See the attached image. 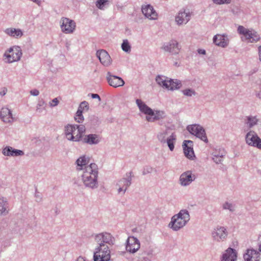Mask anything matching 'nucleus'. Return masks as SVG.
<instances>
[{"mask_svg": "<svg viewBox=\"0 0 261 261\" xmlns=\"http://www.w3.org/2000/svg\"><path fill=\"white\" fill-rule=\"evenodd\" d=\"M98 176L97 165L95 163H90L83 171L81 179L85 187L95 189L98 187Z\"/></svg>", "mask_w": 261, "mask_h": 261, "instance_id": "f257e3e1", "label": "nucleus"}, {"mask_svg": "<svg viewBox=\"0 0 261 261\" xmlns=\"http://www.w3.org/2000/svg\"><path fill=\"white\" fill-rule=\"evenodd\" d=\"M85 132L86 127L83 124H67L64 127L66 138L73 142L81 141Z\"/></svg>", "mask_w": 261, "mask_h": 261, "instance_id": "f03ea898", "label": "nucleus"}, {"mask_svg": "<svg viewBox=\"0 0 261 261\" xmlns=\"http://www.w3.org/2000/svg\"><path fill=\"white\" fill-rule=\"evenodd\" d=\"M190 219L189 211L186 209H182L178 213L172 217L168 227L173 231H178L186 226Z\"/></svg>", "mask_w": 261, "mask_h": 261, "instance_id": "7ed1b4c3", "label": "nucleus"}, {"mask_svg": "<svg viewBox=\"0 0 261 261\" xmlns=\"http://www.w3.org/2000/svg\"><path fill=\"white\" fill-rule=\"evenodd\" d=\"M237 31L240 35H242L241 39L243 41L254 43L260 40L259 34L253 29H248L242 25H239Z\"/></svg>", "mask_w": 261, "mask_h": 261, "instance_id": "20e7f679", "label": "nucleus"}, {"mask_svg": "<svg viewBox=\"0 0 261 261\" xmlns=\"http://www.w3.org/2000/svg\"><path fill=\"white\" fill-rule=\"evenodd\" d=\"M158 140L163 144H166L170 151L174 149L176 141V135L174 132L170 133L168 128L159 132L157 135Z\"/></svg>", "mask_w": 261, "mask_h": 261, "instance_id": "39448f33", "label": "nucleus"}, {"mask_svg": "<svg viewBox=\"0 0 261 261\" xmlns=\"http://www.w3.org/2000/svg\"><path fill=\"white\" fill-rule=\"evenodd\" d=\"M22 56L21 48L18 46H13L5 50L3 55V60L6 63L11 64L20 61Z\"/></svg>", "mask_w": 261, "mask_h": 261, "instance_id": "423d86ee", "label": "nucleus"}, {"mask_svg": "<svg viewBox=\"0 0 261 261\" xmlns=\"http://www.w3.org/2000/svg\"><path fill=\"white\" fill-rule=\"evenodd\" d=\"M155 81L159 86L169 90L173 91L179 89L181 86L180 81L176 79H170L161 75H158L156 76Z\"/></svg>", "mask_w": 261, "mask_h": 261, "instance_id": "0eeeda50", "label": "nucleus"}, {"mask_svg": "<svg viewBox=\"0 0 261 261\" xmlns=\"http://www.w3.org/2000/svg\"><path fill=\"white\" fill-rule=\"evenodd\" d=\"M110 253L108 245H98L94 252V261H109L111 258Z\"/></svg>", "mask_w": 261, "mask_h": 261, "instance_id": "6e6552de", "label": "nucleus"}, {"mask_svg": "<svg viewBox=\"0 0 261 261\" xmlns=\"http://www.w3.org/2000/svg\"><path fill=\"white\" fill-rule=\"evenodd\" d=\"M132 172H127L126 173L124 177L118 181L116 186L117 188L118 194L122 195L125 194L126 190L132 184Z\"/></svg>", "mask_w": 261, "mask_h": 261, "instance_id": "1a4fd4ad", "label": "nucleus"}, {"mask_svg": "<svg viewBox=\"0 0 261 261\" xmlns=\"http://www.w3.org/2000/svg\"><path fill=\"white\" fill-rule=\"evenodd\" d=\"M213 240L218 243L225 241L228 236L226 228L224 226H217L215 227L211 233Z\"/></svg>", "mask_w": 261, "mask_h": 261, "instance_id": "9d476101", "label": "nucleus"}, {"mask_svg": "<svg viewBox=\"0 0 261 261\" xmlns=\"http://www.w3.org/2000/svg\"><path fill=\"white\" fill-rule=\"evenodd\" d=\"M187 129L190 134L195 136L204 142H208L205 130L201 125L199 124L189 125L187 126Z\"/></svg>", "mask_w": 261, "mask_h": 261, "instance_id": "9b49d317", "label": "nucleus"}, {"mask_svg": "<svg viewBox=\"0 0 261 261\" xmlns=\"http://www.w3.org/2000/svg\"><path fill=\"white\" fill-rule=\"evenodd\" d=\"M196 176L191 170H187L182 173L179 178V184L182 187H188L194 181Z\"/></svg>", "mask_w": 261, "mask_h": 261, "instance_id": "f8f14e48", "label": "nucleus"}, {"mask_svg": "<svg viewBox=\"0 0 261 261\" xmlns=\"http://www.w3.org/2000/svg\"><path fill=\"white\" fill-rule=\"evenodd\" d=\"M94 240L98 245H113L115 241L112 236L108 232H102L96 234Z\"/></svg>", "mask_w": 261, "mask_h": 261, "instance_id": "ddd939ff", "label": "nucleus"}, {"mask_svg": "<svg viewBox=\"0 0 261 261\" xmlns=\"http://www.w3.org/2000/svg\"><path fill=\"white\" fill-rule=\"evenodd\" d=\"M245 140L248 145L261 149V139L255 132L249 131L245 136Z\"/></svg>", "mask_w": 261, "mask_h": 261, "instance_id": "4468645a", "label": "nucleus"}, {"mask_svg": "<svg viewBox=\"0 0 261 261\" xmlns=\"http://www.w3.org/2000/svg\"><path fill=\"white\" fill-rule=\"evenodd\" d=\"M61 29L65 34L72 33L75 29V22L69 18L63 17L61 20Z\"/></svg>", "mask_w": 261, "mask_h": 261, "instance_id": "2eb2a0df", "label": "nucleus"}, {"mask_svg": "<svg viewBox=\"0 0 261 261\" xmlns=\"http://www.w3.org/2000/svg\"><path fill=\"white\" fill-rule=\"evenodd\" d=\"M140 248L139 240L136 238L129 236L128 237L125 245L126 251L130 253H136Z\"/></svg>", "mask_w": 261, "mask_h": 261, "instance_id": "dca6fc26", "label": "nucleus"}, {"mask_svg": "<svg viewBox=\"0 0 261 261\" xmlns=\"http://www.w3.org/2000/svg\"><path fill=\"white\" fill-rule=\"evenodd\" d=\"M162 48L165 51L176 55L180 50V46L176 40H171L169 42L164 44Z\"/></svg>", "mask_w": 261, "mask_h": 261, "instance_id": "f3484780", "label": "nucleus"}, {"mask_svg": "<svg viewBox=\"0 0 261 261\" xmlns=\"http://www.w3.org/2000/svg\"><path fill=\"white\" fill-rule=\"evenodd\" d=\"M106 79L109 84L114 88L123 86L125 84L121 77L113 75L110 71L107 72Z\"/></svg>", "mask_w": 261, "mask_h": 261, "instance_id": "a211bd4d", "label": "nucleus"}, {"mask_svg": "<svg viewBox=\"0 0 261 261\" xmlns=\"http://www.w3.org/2000/svg\"><path fill=\"white\" fill-rule=\"evenodd\" d=\"M213 42L217 46L225 48L228 46L229 40L226 34H217L213 37Z\"/></svg>", "mask_w": 261, "mask_h": 261, "instance_id": "6ab92c4d", "label": "nucleus"}, {"mask_svg": "<svg viewBox=\"0 0 261 261\" xmlns=\"http://www.w3.org/2000/svg\"><path fill=\"white\" fill-rule=\"evenodd\" d=\"M259 251L254 249H248L247 252L244 255L245 261H259L260 253L261 252V244L259 245Z\"/></svg>", "mask_w": 261, "mask_h": 261, "instance_id": "aec40b11", "label": "nucleus"}, {"mask_svg": "<svg viewBox=\"0 0 261 261\" xmlns=\"http://www.w3.org/2000/svg\"><path fill=\"white\" fill-rule=\"evenodd\" d=\"M2 154L7 156L17 157L23 156L24 153L22 150L7 146L3 148Z\"/></svg>", "mask_w": 261, "mask_h": 261, "instance_id": "412c9836", "label": "nucleus"}, {"mask_svg": "<svg viewBox=\"0 0 261 261\" xmlns=\"http://www.w3.org/2000/svg\"><path fill=\"white\" fill-rule=\"evenodd\" d=\"M237 258V251L232 248L229 247L222 253L221 261H236Z\"/></svg>", "mask_w": 261, "mask_h": 261, "instance_id": "4be33fe9", "label": "nucleus"}, {"mask_svg": "<svg viewBox=\"0 0 261 261\" xmlns=\"http://www.w3.org/2000/svg\"><path fill=\"white\" fill-rule=\"evenodd\" d=\"M96 56L105 66H109L112 63L111 57L106 50L101 49L96 52Z\"/></svg>", "mask_w": 261, "mask_h": 261, "instance_id": "5701e85b", "label": "nucleus"}, {"mask_svg": "<svg viewBox=\"0 0 261 261\" xmlns=\"http://www.w3.org/2000/svg\"><path fill=\"white\" fill-rule=\"evenodd\" d=\"M84 143L89 145L98 144L101 141V138L99 135L95 134H91L86 135H83L82 140Z\"/></svg>", "mask_w": 261, "mask_h": 261, "instance_id": "b1692460", "label": "nucleus"}, {"mask_svg": "<svg viewBox=\"0 0 261 261\" xmlns=\"http://www.w3.org/2000/svg\"><path fill=\"white\" fill-rule=\"evenodd\" d=\"M191 15L189 12L185 10L180 11L175 17V21L178 25L186 24L190 19Z\"/></svg>", "mask_w": 261, "mask_h": 261, "instance_id": "393cba45", "label": "nucleus"}, {"mask_svg": "<svg viewBox=\"0 0 261 261\" xmlns=\"http://www.w3.org/2000/svg\"><path fill=\"white\" fill-rule=\"evenodd\" d=\"M142 11L144 16L150 20H156L158 18V14L152 6L150 5L144 6L142 8Z\"/></svg>", "mask_w": 261, "mask_h": 261, "instance_id": "a878e982", "label": "nucleus"}, {"mask_svg": "<svg viewBox=\"0 0 261 261\" xmlns=\"http://www.w3.org/2000/svg\"><path fill=\"white\" fill-rule=\"evenodd\" d=\"M0 118L5 123H12L14 120L11 111L7 107L2 108Z\"/></svg>", "mask_w": 261, "mask_h": 261, "instance_id": "bb28decb", "label": "nucleus"}, {"mask_svg": "<svg viewBox=\"0 0 261 261\" xmlns=\"http://www.w3.org/2000/svg\"><path fill=\"white\" fill-rule=\"evenodd\" d=\"M90 162V158L86 155H82L77 159L76 161V170L77 171H84Z\"/></svg>", "mask_w": 261, "mask_h": 261, "instance_id": "cd10ccee", "label": "nucleus"}, {"mask_svg": "<svg viewBox=\"0 0 261 261\" xmlns=\"http://www.w3.org/2000/svg\"><path fill=\"white\" fill-rule=\"evenodd\" d=\"M193 142L190 140H185L183 142V148L185 155L190 159H192L194 156L192 146Z\"/></svg>", "mask_w": 261, "mask_h": 261, "instance_id": "c85d7f7f", "label": "nucleus"}, {"mask_svg": "<svg viewBox=\"0 0 261 261\" xmlns=\"http://www.w3.org/2000/svg\"><path fill=\"white\" fill-rule=\"evenodd\" d=\"M136 103L141 112L146 115V116L153 114V110L147 106L141 99H137Z\"/></svg>", "mask_w": 261, "mask_h": 261, "instance_id": "c756f323", "label": "nucleus"}, {"mask_svg": "<svg viewBox=\"0 0 261 261\" xmlns=\"http://www.w3.org/2000/svg\"><path fill=\"white\" fill-rule=\"evenodd\" d=\"M165 112L163 111H153V114L146 116V120L148 122H154L165 117Z\"/></svg>", "mask_w": 261, "mask_h": 261, "instance_id": "7c9ffc66", "label": "nucleus"}, {"mask_svg": "<svg viewBox=\"0 0 261 261\" xmlns=\"http://www.w3.org/2000/svg\"><path fill=\"white\" fill-rule=\"evenodd\" d=\"M5 33L9 36L15 38H20L23 35V32L21 30L12 28L6 29L5 30Z\"/></svg>", "mask_w": 261, "mask_h": 261, "instance_id": "2f4dec72", "label": "nucleus"}, {"mask_svg": "<svg viewBox=\"0 0 261 261\" xmlns=\"http://www.w3.org/2000/svg\"><path fill=\"white\" fill-rule=\"evenodd\" d=\"M9 213V204L6 198L0 197V216H6Z\"/></svg>", "mask_w": 261, "mask_h": 261, "instance_id": "473e14b6", "label": "nucleus"}, {"mask_svg": "<svg viewBox=\"0 0 261 261\" xmlns=\"http://www.w3.org/2000/svg\"><path fill=\"white\" fill-rule=\"evenodd\" d=\"M225 153L223 149L220 150L219 151H216L213 153V160L216 164H220L223 161V156Z\"/></svg>", "mask_w": 261, "mask_h": 261, "instance_id": "72a5a7b5", "label": "nucleus"}, {"mask_svg": "<svg viewBox=\"0 0 261 261\" xmlns=\"http://www.w3.org/2000/svg\"><path fill=\"white\" fill-rule=\"evenodd\" d=\"M258 121V119L256 116L251 115L246 116L245 119V124H247L249 128H252L254 126L256 125Z\"/></svg>", "mask_w": 261, "mask_h": 261, "instance_id": "f704fd0d", "label": "nucleus"}, {"mask_svg": "<svg viewBox=\"0 0 261 261\" xmlns=\"http://www.w3.org/2000/svg\"><path fill=\"white\" fill-rule=\"evenodd\" d=\"M122 49L127 53H129L131 51V46L127 39L123 40V42L121 44Z\"/></svg>", "mask_w": 261, "mask_h": 261, "instance_id": "c9c22d12", "label": "nucleus"}, {"mask_svg": "<svg viewBox=\"0 0 261 261\" xmlns=\"http://www.w3.org/2000/svg\"><path fill=\"white\" fill-rule=\"evenodd\" d=\"M181 92L185 96L188 97L195 96L197 94V93L196 92L195 90L192 88H187L184 89L181 91Z\"/></svg>", "mask_w": 261, "mask_h": 261, "instance_id": "e433bc0d", "label": "nucleus"}, {"mask_svg": "<svg viewBox=\"0 0 261 261\" xmlns=\"http://www.w3.org/2000/svg\"><path fill=\"white\" fill-rule=\"evenodd\" d=\"M222 208L224 210H228L231 212H233L235 211L234 205L228 201H226L223 204Z\"/></svg>", "mask_w": 261, "mask_h": 261, "instance_id": "4c0bfd02", "label": "nucleus"}, {"mask_svg": "<svg viewBox=\"0 0 261 261\" xmlns=\"http://www.w3.org/2000/svg\"><path fill=\"white\" fill-rule=\"evenodd\" d=\"M74 118L75 121L79 123H83L84 120V117L83 115V113L80 111L76 112Z\"/></svg>", "mask_w": 261, "mask_h": 261, "instance_id": "58836bf2", "label": "nucleus"}, {"mask_svg": "<svg viewBox=\"0 0 261 261\" xmlns=\"http://www.w3.org/2000/svg\"><path fill=\"white\" fill-rule=\"evenodd\" d=\"M109 0H97L96 3V7L99 9H103L105 6L108 4Z\"/></svg>", "mask_w": 261, "mask_h": 261, "instance_id": "ea45409f", "label": "nucleus"}, {"mask_svg": "<svg viewBox=\"0 0 261 261\" xmlns=\"http://www.w3.org/2000/svg\"><path fill=\"white\" fill-rule=\"evenodd\" d=\"M214 4L217 5L229 4L231 3V0H212Z\"/></svg>", "mask_w": 261, "mask_h": 261, "instance_id": "a19ab883", "label": "nucleus"}, {"mask_svg": "<svg viewBox=\"0 0 261 261\" xmlns=\"http://www.w3.org/2000/svg\"><path fill=\"white\" fill-rule=\"evenodd\" d=\"M146 255L151 257L152 255V251H149L147 252L144 251V252H143L142 254V255L143 256H142L143 259L141 260V261H150V260L148 258H147L146 257H145Z\"/></svg>", "mask_w": 261, "mask_h": 261, "instance_id": "79ce46f5", "label": "nucleus"}, {"mask_svg": "<svg viewBox=\"0 0 261 261\" xmlns=\"http://www.w3.org/2000/svg\"><path fill=\"white\" fill-rule=\"evenodd\" d=\"M153 168L150 166H146L145 167L142 171L143 175H146L147 174L150 173L152 172Z\"/></svg>", "mask_w": 261, "mask_h": 261, "instance_id": "37998d69", "label": "nucleus"}, {"mask_svg": "<svg viewBox=\"0 0 261 261\" xmlns=\"http://www.w3.org/2000/svg\"><path fill=\"white\" fill-rule=\"evenodd\" d=\"M35 201L37 202H40L42 200V197L41 194L39 192L36 191L35 193Z\"/></svg>", "mask_w": 261, "mask_h": 261, "instance_id": "c03bdc74", "label": "nucleus"}, {"mask_svg": "<svg viewBox=\"0 0 261 261\" xmlns=\"http://www.w3.org/2000/svg\"><path fill=\"white\" fill-rule=\"evenodd\" d=\"M59 104V100L57 98L53 99L50 102L49 105L51 107H56Z\"/></svg>", "mask_w": 261, "mask_h": 261, "instance_id": "a18cd8bd", "label": "nucleus"}, {"mask_svg": "<svg viewBox=\"0 0 261 261\" xmlns=\"http://www.w3.org/2000/svg\"><path fill=\"white\" fill-rule=\"evenodd\" d=\"M81 105H82V108H83L86 111H87L89 110V107L88 103L87 101H84L81 103Z\"/></svg>", "mask_w": 261, "mask_h": 261, "instance_id": "49530a36", "label": "nucleus"}, {"mask_svg": "<svg viewBox=\"0 0 261 261\" xmlns=\"http://www.w3.org/2000/svg\"><path fill=\"white\" fill-rule=\"evenodd\" d=\"M44 103V102L43 101H39V102L38 103V105L37 106V108H36L37 112H38L39 113H41L42 112L41 110L39 108V107L43 106Z\"/></svg>", "mask_w": 261, "mask_h": 261, "instance_id": "de8ad7c7", "label": "nucleus"}, {"mask_svg": "<svg viewBox=\"0 0 261 261\" xmlns=\"http://www.w3.org/2000/svg\"><path fill=\"white\" fill-rule=\"evenodd\" d=\"M30 93L33 96H38L39 94V91L37 89H33L30 91Z\"/></svg>", "mask_w": 261, "mask_h": 261, "instance_id": "09e8293b", "label": "nucleus"}, {"mask_svg": "<svg viewBox=\"0 0 261 261\" xmlns=\"http://www.w3.org/2000/svg\"><path fill=\"white\" fill-rule=\"evenodd\" d=\"M91 97L92 98H97L98 99L99 101H100L101 100V98H100L99 95L97 94H92Z\"/></svg>", "mask_w": 261, "mask_h": 261, "instance_id": "8fccbe9b", "label": "nucleus"}, {"mask_svg": "<svg viewBox=\"0 0 261 261\" xmlns=\"http://www.w3.org/2000/svg\"><path fill=\"white\" fill-rule=\"evenodd\" d=\"M7 92V89L6 88H3L2 91L0 92V94L1 96H4Z\"/></svg>", "mask_w": 261, "mask_h": 261, "instance_id": "3c124183", "label": "nucleus"}, {"mask_svg": "<svg viewBox=\"0 0 261 261\" xmlns=\"http://www.w3.org/2000/svg\"><path fill=\"white\" fill-rule=\"evenodd\" d=\"M256 96L261 99V84L259 85V91L256 93Z\"/></svg>", "mask_w": 261, "mask_h": 261, "instance_id": "603ef678", "label": "nucleus"}, {"mask_svg": "<svg viewBox=\"0 0 261 261\" xmlns=\"http://www.w3.org/2000/svg\"><path fill=\"white\" fill-rule=\"evenodd\" d=\"M77 111H80V112H82V113H83L84 112L86 111L83 108H82V105L80 104L79 108H78V110Z\"/></svg>", "mask_w": 261, "mask_h": 261, "instance_id": "864d4df0", "label": "nucleus"}, {"mask_svg": "<svg viewBox=\"0 0 261 261\" xmlns=\"http://www.w3.org/2000/svg\"><path fill=\"white\" fill-rule=\"evenodd\" d=\"M198 52L200 54L205 55L206 54L205 50L204 49H198Z\"/></svg>", "mask_w": 261, "mask_h": 261, "instance_id": "5fc2aeb1", "label": "nucleus"}, {"mask_svg": "<svg viewBox=\"0 0 261 261\" xmlns=\"http://www.w3.org/2000/svg\"><path fill=\"white\" fill-rule=\"evenodd\" d=\"M92 118H93V120H94V121H95V122H96V124L97 123V122H98V120L97 117H95V116H92V117H91V121H92Z\"/></svg>", "mask_w": 261, "mask_h": 261, "instance_id": "6e6d98bb", "label": "nucleus"}, {"mask_svg": "<svg viewBox=\"0 0 261 261\" xmlns=\"http://www.w3.org/2000/svg\"><path fill=\"white\" fill-rule=\"evenodd\" d=\"M258 56H261V45L258 47Z\"/></svg>", "mask_w": 261, "mask_h": 261, "instance_id": "4d7b16f0", "label": "nucleus"}, {"mask_svg": "<svg viewBox=\"0 0 261 261\" xmlns=\"http://www.w3.org/2000/svg\"><path fill=\"white\" fill-rule=\"evenodd\" d=\"M173 65H174V66H176V67H178L179 66V64L178 63V62L177 61L174 62L173 63Z\"/></svg>", "mask_w": 261, "mask_h": 261, "instance_id": "13d9d810", "label": "nucleus"}, {"mask_svg": "<svg viewBox=\"0 0 261 261\" xmlns=\"http://www.w3.org/2000/svg\"><path fill=\"white\" fill-rule=\"evenodd\" d=\"M259 60L261 62V56H259Z\"/></svg>", "mask_w": 261, "mask_h": 261, "instance_id": "bf43d9fd", "label": "nucleus"}]
</instances>
